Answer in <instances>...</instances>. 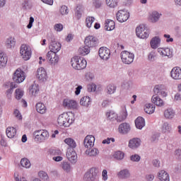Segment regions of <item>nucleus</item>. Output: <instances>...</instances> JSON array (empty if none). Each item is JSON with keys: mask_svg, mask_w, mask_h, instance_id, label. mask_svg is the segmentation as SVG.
Returning <instances> with one entry per match:
<instances>
[{"mask_svg": "<svg viewBox=\"0 0 181 181\" xmlns=\"http://www.w3.org/2000/svg\"><path fill=\"white\" fill-rule=\"evenodd\" d=\"M23 94H24L23 90L21 88H17L15 91V97L16 100H21V98L23 97Z\"/></svg>", "mask_w": 181, "mask_h": 181, "instance_id": "de8ad7c7", "label": "nucleus"}, {"mask_svg": "<svg viewBox=\"0 0 181 181\" xmlns=\"http://www.w3.org/2000/svg\"><path fill=\"white\" fill-rule=\"evenodd\" d=\"M38 175L40 176V177L44 180H47L49 179V175H47V173H46L44 171H40L38 173Z\"/></svg>", "mask_w": 181, "mask_h": 181, "instance_id": "864d4df0", "label": "nucleus"}, {"mask_svg": "<svg viewBox=\"0 0 181 181\" xmlns=\"http://www.w3.org/2000/svg\"><path fill=\"white\" fill-rule=\"evenodd\" d=\"M20 53L23 60H29L32 57V48L27 45H22L20 49Z\"/></svg>", "mask_w": 181, "mask_h": 181, "instance_id": "6e6552de", "label": "nucleus"}, {"mask_svg": "<svg viewBox=\"0 0 181 181\" xmlns=\"http://www.w3.org/2000/svg\"><path fill=\"white\" fill-rule=\"evenodd\" d=\"M174 99L175 100V101H180L181 100V95L180 93H177L175 95Z\"/></svg>", "mask_w": 181, "mask_h": 181, "instance_id": "774afa93", "label": "nucleus"}, {"mask_svg": "<svg viewBox=\"0 0 181 181\" xmlns=\"http://www.w3.org/2000/svg\"><path fill=\"white\" fill-rule=\"evenodd\" d=\"M74 122L73 113L64 112L57 118V123L59 127H70Z\"/></svg>", "mask_w": 181, "mask_h": 181, "instance_id": "f257e3e1", "label": "nucleus"}, {"mask_svg": "<svg viewBox=\"0 0 181 181\" xmlns=\"http://www.w3.org/2000/svg\"><path fill=\"white\" fill-rule=\"evenodd\" d=\"M62 168L64 172H66V173H69L70 170H71V165H70V163L68 162H62Z\"/></svg>", "mask_w": 181, "mask_h": 181, "instance_id": "a18cd8bd", "label": "nucleus"}, {"mask_svg": "<svg viewBox=\"0 0 181 181\" xmlns=\"http://www.w3.org/2000/svg\"><path fill=\"white\" fill-rule=\"evenodd\" d=\"M122 62L124 64H132L135 55L134 53L128 51H122L120 54Z\"/></svg>", "mask_w": 181, "mask_h": 181, "instance_id": "423d86ee", "label": "nucleus"}, {"mask_svg": "<svg viewBox=\"0 0 181 181\" xmlns=\"http://www.w3.org/2000/svg\"><path fill=\"white\" fill-rule=\"evenodd\" d=\"M99 57L102 60H108L111 56V50L105 47H101L98 51Z\"/></svg>", "mask_w": 181, "mask_h": 181, "instance_id": "f8f14e48", "label": "nucleus"}, {"mask_svg": "<svg viewBox=\"0 0 181 181\" xmlns=\"http://www.w3.org/2000/svg\"><path fill=\"white\" fill-rule=\"evenodd\" d=\"M158 179L160 181H170V177H169V174L166 171L162 170L158 173Z\"/></svg>", "mask_w": 181, "mask_h": 181, "instance_id": "bb28decb", "label": "nucleus"}, {"mask_svg": "<svg viewBox=\"0 0 181 181\" xmlns=\"http://www.w3.org/2000/svg\"><path fill=\"white\" fill-rule=\"evenodd\" d=\"M47 60H48V62L49 64H52L53 66H55V64H57L59 63V55H57V53L53 52L52 51H49L47 53Z\"/></svg>", "mask_w": 181, "mask_h": 181, "instance_id": "9b49d317", "label": "nucleus"}, {"mask_svg": "<svg viewBox=\"0 0 181 181\" xmlns=\"http://www.w3.org/2000/svg\"><path fill=\"white\" fill-rule=\"evenodd\" d=\"M106 117H107L108 119L110 121H115V119H117V122H122V121L127 119L128 113L127 112V108L124 107L119 116L114 112H110L106 113Z\"/></svg>", "mask_w": 181, "mask_h": 181, "instance_id": "7ed1b4c3", "label": "nucleus"}, {"mask_svg": "<svg viewBox=\"0 0 181 181\" xmlns=\"http://www.w3.org/2000/svg\"><path fill=\"white\" fill-rule=\"evenodd\" d=\"M117 91V86L114 84H109L107 87V93L108 94H114Z\"/></svg>", "mask_w": 181, "mask_h": 181, "instance_id": "09e8293b", "label": "nucleus"}, {"mask_svg": "<svg viewBox=\"0 0 181 181\" xmlns=\"http://www.w3.org/2000/svg\"><path fill=\"white\" fill-rule=\"evenodd\" d=\"M88 91H95L97 90V86L95 84L92 83L88 86Z\"/></svg>", "mask_w": 181, "mask_h": 181, "instance_id": "bf43d9fd", "label": "nucleus"}, {"mask_svg": "<svg viewBox=\"0 0 181 181\" xmlns=\"http://www.w3.org/2000/svg\"><path fill=\"white\" fill-rule=\"evenodd\" d=\"M106 4L109 8H116L118 6V0H106Z\"/></svg>", "mask_w": 181, "mask_h": 181, "instance_id": "49530a36", "label": "nucleus"}, {"mask_svg": "<svg viewBox=\"0 0 181 181\" xmlns=\"http://www.w3.org/2000/svg\"><path fill=\"white\" fill-rule=\"evenodd\" d=\"M161 131L163 134H169L172 131V127L169 123L165 122L162 126Z\"/></svg>", "mask_w": 181, "mask_h": 181, "instance_id": "a19ab883", "label": "nucleus"}, {"mask_svg": "<svg viewBox=\"0 0 181 181\" xmlns=\"http://www.w3.org/2000/svg\"><path fill=\"white\" fill-rule=\"evenodd\" d=\"M33 136L37 142H43L49 139V132L45 129L35 130L33 132Z\"/></svg>", "mask_w": 181, "mask_h": 181, "instance_id": "20e7f679", "label": "nucleus"}, {"mask_svg": "<svg viewBox=\"0 0 181 181\" xmlns=\"http://www.w3.org/2000/svg\"><path fill=\"white\" fill-rule=\"evenodd\" d=\"M98 170L95 168H90L88 171H87L84 176V181H95L98 180Z\"/></svg>", "mask_w": 181, "mask_h": 181, "instance_id": "39448f33", "label": "nucleus"}, {"mask_svg": "<svg viewBox=\"0 0 181 181\" xmlns=\"http://www.w3.org/2000/svg\"><path fill=\"white\" fill-rule=\"evenodd\" d=\"M6 134L8 138H14L16 135V129L15 127H8L6 130Z\"/></svg>", "mask_w": 181, "mask_h": 181, "instance_id": "473e14b6", "label": "nucleus"}, {"mask_svg": "<svg viewBox=\"0 0 181 181\" xmlns=\"http://www.w3.org/2000/svg\"><path fill=\"white\" fill-rule=\"evenodd\" d=\"M158 52L161 56H167L168 57L170 56V49L169 48H158Z\"/></svg>", "mask_w": 181, "mask_h": 181, "instance_id": "ea45409f", "label": "nucleus"}, {"mask_svg": "<svg viewBox=\"0 0 181 181\" xmlns=\"http://www.w3.org/2000/svg\"><path fill=\"white\" fill-rule=\"evenodd\" d=\"M151 102L157 107H163L165 102L158 95H153L151 98Z\"/></svg>", "mask_w": 181, "mask_h": 181, "instance_id": "aec40b11", "label": "nucleus"}, {"mask_svg": "<svg viewBox=\"0 0 181 181\" xmlns=\"http://www.w3.org/2000/svg\"><path fill=\"white\" fill-rule=\"evenodd\" d=\"M156 108V107L155 106V105L152 103H146L144 107V110L146 114L149 115L153 114V112H155Z\"/></svg>", "mask_w": 181, "mask_h": 181, "instance_id": "5701e85b", "label": "nucleus"}, {"mask_svg": "<svg viewBox=\"0 0 181 181\" xmlns=\"http://www.w3.org/2000/svg\"><path fill=\"white\" fill-rule=\"evenodd\" d=\"M103 180H107L108 179V172L107 170H103L102 173Z\"/></svg>", "mask_w": 181, "mask_h": 181, "instance_id": "052dcab7", "label": "nucleus"}, {"mask_svg": "<svg viewBox=\"0 0 181 181\" xmlns=\"http://www.w3.org/2000/svg\"><path fill=\"white\" fill-rule=\"evenodd\" d=\"M130 159L133 162H139L141 160V156L138 154H134L130 157Z\"/></svg>", "mask_w": 181, "mask_h": 181, "instance_id": "6e6d98bb", "label": "nucleus"}, {"mask_svg": "<svg viewBox=\"0 0 181 181\" xmlns=\"http://www.w3.org/2000/svg\"><path fill=\"white\" fill-rule=\"evenodd\" d=\"M131 176L129 170L127 169L122 170L117 173V177L119 179H127Z\"/></svg>", "mask_w": 181, "mask_h": 181, "instance_id": "7c9ffc66", "label": "nucleus"}, {"mask_svg": "<svg viewBox=\"0 0 181 181\" xmlns=\"http://www.w3.org/2000/svg\"><path fill=\"white\" fill-rule=\"evenodd\" d=\"M35 108L39 114H45L47 111L46 106L42 103H38L35 105Z\"/></svg>", "mask_w": 181, "mask_h": 181, "instance_id": "2f4dec72", "label": "nucleus"}, {"mask_svg": "<svg viewBox=\"0 0 181 181\" xmlns=\"http://www.w3.org/2000/svg\"><path fill=\"white\" fill-rule=\"evenodd\" d=\"M159 18H160V14L157 11H153L150 16V21L153 23H155V22H158V21H159Z\"/></svg>", "mask_w": 181, "mask_h": 181, "instance_id": "58836bf2", "label": "nucleus"}, {"mask_svg": "<svg viewBox=\"0 0 181 181\" xmlns=\"http://www.w3.org/2000/svg\"><path fill=\"white\" fill-rule=\"evenodd\" d=\"M85 153L87 155V156L94 157L97 156V155L100 153V151H98V148H93L86 150Z\"/></svg>", "mask_w": 181, "mask_h": 181, "instance_id": "f704fd0d", "label": "nucleus"}, {"mask_svg": "<svg viewBox=\"0 0 181 181\" xmlns=\"http://www.w3.org/2000/svg\"><path fill=\"white\" fill-rule=\"evenodd\" d=\"M135 125L138 129H142L145 127V119L142 117H139L135 119Z\"/></svg>", "mask_w": 181, "mask_h": 181, "instance_id": "c85d7f7f", "label": "nucleus"}, {"mask_svg": "<svg viewBox=\"0 0 181 181\" xmlns=\"http://www.w3.org/2000/svg\"><path fill=\"white\" fill-rule=\"evenodd\" d=\"M49 52H53L54 53H57L62 49V44L60 42L52 41L49 45Z\"/></svg>", "mask_w": 181, "mask_h": 181, "instance_id": "412c9836", "label": "nucleus"}, {"mask_svg": "<svg viewBox=\"0 0 181 181\" xmlns=\"http://www.w3.org/2000/svg\"><path fill=\"white\" fill-rule=\"evenodd\" d=\"M8 63V57L4 54V52L0 51V69L6 67Z\"/></svg>", "mask_w": 181, "mask_h": 181, "instance_id": "4be33fe9", "label": "nucleus"}, {"mask_svg": "<svg viewBox=\"0 0 181 181\" xmlns=\"http://www.w3.org/2000/svg\"><path fill=\"white\" fill-rule=\"evenodd\" d=\"M113 158L117 160H121L122 159H124V153L122 151H117L114 153Z\"/></svg>", "mask_w": 181, "mask_h": 181, "instance_id": "3c124183", "label": "nucleus"}, {"mask_svg": "<svg viewBox=\"0 0 181 181\" xmlns=\"http://www.w3.org/2000/svg\"><path fill=\"white\" fill-rule=\"evenodd\" d=\"M35 22V18L33 17H30L29 23L27 25L28 29H31L32 26H33V23Z\"/></svg>", "mask_w": 181, "mask_h": 181, "instance_id": "680f3d73", "label": "nucleus"}, {"mask_svg": "<svg viewBox=\"0 0 181 181\" xmlns=\"http://www.w3.org/2000/svg\"><path fill=\"white\" fill-rule=\"evenodd\" d=\"M21 165L23 166V168H25V169H29L30 166H32V164L30 163V161L28 158H22L21 160Z\"/></svg>", "mask_w": 181, "mask_h": 181, "instance_id": "79ce46f5", "label": "nucleus"}, {"mask_svg": "<svg viewBox=\"0 0 181 181\" xmlns=\"http://www.w3.org/2000/svg\"><path fill=\"white\" fill-rule=\"evenodd\" d=\"M136 35L140 39H148L149 37V31L146 30L145 25H140L136 28Z\"/></svg>", "mask_w": 181, "mask_h": 181, "instance_id": "1a4fd4ad", "label": "nucleus"}, {"mask_svg": "<svg viewBox=\"0 0 181 181\" xmlns=\"http://www.w3.org/2000/svg\"><path fill=\"white\" fill-rule=\"evenodd\" d=\"M105 28L107 30H114V29H115V22L110 19L106 20Z\"/></svg>", "mask_w": 181, "mask_h": 181, "instance_id": "c756f323", "label": "nucleus"}, {"mask_svg": "<svg viewBox=\"0 0 181 181\" xmlns=\"http://www.w3.org/2000/svg\"><path fill=\"white\" fill-rule=\"evenodd\" d=\"M90 49L89 48V47L87 45H85L83 47H81L78 49V53L79 54H81V56H87V54L90 53Z\"/></svg>", "mask_w": 181, "mask_h": 181, "instance_id": "4c0bfd02", "label": "nucleus"}, {"mask_svg": "<svg viewBox=\"0 0 181 181\" xmlns=\"http://www.w3.org/2000/svg\"><path fill=\"white\" fill-rule=\"evenodd\" d=\"M85 45L88 47H95L98 45V39L93 35H89L85 39Z\"/></svg>", "mask_w": 181, "mask_h": 181, "instance_id": "4468645a", "label": "nucleus"}, {"mask_svg": "<svg viewBox=\"0 0 181 181\" xmlns=\"http://www.w3.org/2000/svg\"><path fill=\"white\" fill-rule=\"evenodd\" d=\"M13 115L17 118V119H22V115H21V112H19V110H15Z\"/></svg>", "mask_w": 181, "mask_h": 181, "instance_id": "13d9d810", "label": "nucleus"}, {"mask_svg": "<svg viewBox=\"0 0 181 181\" xmlns=\"http://www.w3.org/2000/svg\"><path fill=\"white\" fill-rule=\"evenodd\" d=\"M164 117L167 119H172L175 117V110L173 109H167L164 111Z\"/></svg>", "mask_w": 181, "mask_h": 181, "instance_id": "72a5a7b5", "label": "nucleus"}, {"mask_svg": "<svg viewBox=\"0 0 181 181\" xmlns=\"http://www.w3.org/2000/svg\"><path fill=\"white\" fill-rule=\"evenodd\" d=\"M4 88H11V90H13V88H16L18 87V85L15 83V82H7L4 85Z\"/></svg>", "mask_w": 181, "mask_h": 181, "instance_id": "8fccbe9b", "label": "nucleus"}, {"mask_svg": "<svg viewBox=\"0 0 181 181\" xmlns=\"http://www.w3.org/2000/svg\"><path fill=\"white\" fill-rule=\"evenodd\" d=\"M94 21H95V18L92 16H88L86 18V25L87 28H90L91 26H93V23H94Z\"/></svg>", "mask_w": 181, "mask_h": 181, "instance_id": "c03bdc74", "label": "nucleus"}, {"mask_svg": "<svg viewBox=\"0 0 181 181\" xmlns=\"http://www.w3.org/2000/svg\"><path fill=\"white\" fill-rule=\"evenodd\" d=\"M26 78V74L21 69H17L13 74V80L15 83H23Z\"/></svg>", "mask_w": 181, "mask_h": 181, "instance_id": "9d476101", "label": "nucleus"}, {"mask_svg": "<svg viewBox=\"0 0 181 181\" xmlns=\"http://www.w3.org/2000/svg\"><path fill=\"white\" fill-rule=\"evenodd\" d=\"M116 18L118 22L122 23L129 19V13L125 10H119L116 14Z\"/></svg>", "mask_w": 181, "mask_h": 181, "instance_id": "ddd939ff", "label": "nucleus"}, {"mask_svg": "<svg viewBox=\"0 0 181 181\" xmlns=\"http://www.w3.org/2000/svg\"><path fill=\"white\" fill-rule=\"evenodd\" d=\"M160 45V38L159 37H154L150 42L151 49H158Z\"/></svg>", "mask_w": 181, "mask_h": 181, "instance_id": "a878e982", "label": "nucleus"}, {"mask_svg": "<svg viewBox=\"0 0 181 181\" xmlns=\"http://www.w3.org/2000/svg\"><path fill=\"white\" fill-rule=\"evenodd\" d=\"M112 142H115V139L114 138H107V139H105L103 141V144H107V145L110 144Z\"/></svg>", "mask_w": 181, "mask_h": 181, "instance_id": "e2e57ef3", "label": "nucleus"}, {"mask_svg": "<svg viewBox=\"0 0 181 181\" xmlns=\"http://www.w3.org/2000/svg\"><path fill=\"white\" fill-rule=\"evenodd\" d=\"M94 142H95V137L93 135H88L83 141V145L86 148H93Z\"/></svg>", "mask_w": 181, "mask_h": 181, "instance_id": "a211bd4d", "label": "nucleus"}, {"mask_svg": "<svg viewBox=\"0 0 181 181\" xmlns=\"http://www.w3.org/2000/svg\"><path fill=\"white\" fill-rule=\"evenodd\" d=\"M66 158L71 162V163H76L77 162V153L74 151V148H68L66 151Z\"/></svg>", "mask_w": 181, "mask_h": 181, "instance_id": "2eb2a0df", "label": "nucleus"}, {"mask_svg": "<svg viewBox=\"0 0 181 181\" xmlns=\"http://www.w3.org/2000/svg\"><path fill=\"white\" fill-rule=\"evenodd\" d=\"M170 76L174 80H181V69L179 66L174 67L170 71Z\"/></svg>", "mask_w": 181, "mask_h": 181, "instance_id": "6ab92c4d", "label": "nucleus"}, {"mask_svg": "<svg viewBox=\"0 0 181 181\" xmlns=\"http://www.w3.org/2000/svg\"><path fill=\"white\" fill-rule=\"evenodd\" d=\"M6 90H7L6 92V97L8 98V100H11L12 97V93H13V90L11 89V88H8Z\"/></svg>", "mask_w": 181, "mask_h": 181, "instance_id": "4d7b16f0", "label": "nucleus"}, {"mask_svg": "<svg viewBox=\"0 0 181 181\" xmlns=\"http://www.w3.org/2000/svg\"><path fill=\"white\" fill-rule=\"evenodd\" d=\"M37 78L40 81H46L47 80V72L43 67L38 68L37 70Z\"/></svg>", "mask_w": 181, "mask_h": 181, "instance_id": "dca6fc26", "label": "nucleus"}, {"mask_svg": "<svg viewBox=\"0 0 181 181\" xmlns=\"http://www.w3.org/2000/svg\"><path fill=\"white\" fill-rule=\"evenodd\" d=\"M141 145V139L138 138H134L129 141V148L135 149Z\"/></svg>", "mask_w": 181, "mask_h": 181, "instance_id": "b1692460", "label": "nucleus"}, {"mask_svg": "<svg viewBox=\"0 0 181 181\" xmlns=\"http://www.w3.org/2000/svg\"><path fill=\"white\" fill-rule=\"evenodd\" d=\"M39 91H40L39 85L36 83L33 84L30 88V93L34 97H36V95L39 94Z\"/></svg>", "mask_w": 181, "mask_h": 181, "instance_id": "c9c22d12", "label": "nucleus"}, {"mask_svg": "<svg viewBox=\"0 0 181 181\" xmlns=\"http://www.w3.org/2000/svg\"><path fill=\"white\" fill-rule=\"evenodd\" d=\"M54 30H56V32H62V30H63V24L62 23L55 24L54 26Z\"/></svg>", "mask_w": 181, "mask_h": 181, "instance_id": "5fc2aeb1", "label": "nucleus"}, {"mask_svg": "<svg viewBox=\"0 0 181 181\" xmlns=\"http://www.w3.org/2000/svg\"><path fill=\"white\" fill-rule=\"evenodd\" d=\"M64 142H65V144L69 146V149H75V148L77 146L76 141L71 138L65 139Z\"/></svg>", "mask_w": 181, "mask_h": 181, "instance_id": "cd10ccee", "label": "nucleus"}, {"mask_svg": "<svg viewBox=\"0 0 181 181\" xmlns=\"http://www.w3.org/2000/svg\"><path fill=\"white\" fill-rule=\"evenodd\" d=\"M62 106L66 110H77L78 103L75 100L66 98L63 100Z\"/></svg>", "mask_w": 181, "mask_h": 181, "instance_id": "0eeeda50", "label": "nucleus"}, {"mask_svg": "<svg viewBox=\"0 0 181 181\" xmlns=\"http://www.w3.org/2000/svg\"><path fill=\"white\" fill-rule=\"evenodd\" d=\"M156 56V55L155 54V52H150V54H148V60H153Z\"/></svg>", "mask_w": 181, "mask_h": 181, "instance_id": "338daca9", "label": "nucleus"}, {"mask_svg": "<svg viewBox=\"0 0 181 181\" xmlns=\"http://www.w3.org/2000/svg\"><path fill=\"white\" fill-rule=\"evenodd\" d=\"M81 105H83V107H88L90 104H91V98L88 96H83L80 100Z\"/></svg>", "mask_w": 181, "mask_h": 181, "instance_id": "e433bc0d", "label": "nucleus"}, {"mask_svg": "<svg viewBox=\"0 0 181 181\" xmlns=\"http://www.w3.org/2000/svg\"><path fill=\"white\" fill-rule=\"evenodd\" d=\"M153 91L155 94H158V95H162V97H166L168 95L166 87L163 85H156L154 87Z\"/></svg>", "mask_w": 181, "mask_h": 181, "instance_id": "f3484780", "label": "nucleus"}, {"mask_svg": "<svg viewBox=\"0 0 181 181\" xmlns=\"http://www.w3.org/2000/svg\"><path fill=\"white\" fill-rule=\"evenodd\" d=\"M16 43V41H15V38H12V37L7 39L6 42V45L8 49L13 47Z\"/></svg>", "mask_w": 181, "mask_h": 181, "instance_id": "37998d69", "label": "nucleus"}, {"mask_svg": "<svg viewBox=\"0 0 181 181\" xmlns=\"http://www.w3.org/2000/svg\"><path fill=\"white\" fill-rule=\"evenodd\" d=\"M164 37L166 39V42H173V38L170 37V35L169 34H165Z\"/></svg>", "mask_w": 181, "mask_h": 181, "instance_id": "0e129e2a", "label": "nucleus"}, {"mask_svg": "<svg viewBox=\"0 0 181 181\" xmlns=\"http://www.w3.org/2000/svg\"><path fill=\"white\" fill-rule=\"evenodd\" d=\"M61 15H67L69 13V8L66 6H61L59 9Z\"/></svg>", "mask_w": 181, "mask_h": 181, "instance_id": "603ef678", "label": "nucleus"}, {"mask_svg": "<svg viewBox=\"0 0 181 181\" xmlns=\"http://www.w3.org/2000/svg\"><path fill=\"white\" fill-rule=\"evenodd\" d=\"M118 129L120 134H128L131 131V127L127 123H123L119 126Z\"/></svg>", "mask_w": 181, "mask_h": 181, "instance_id": "393cba45", "label": "nucleus"}, {"mask_svg": "<svg viewBox=\"0 0 181 181\" xmlns=\"http://www.w3.org/2000/svg\"><path fill=\"white\" fill-rule=\"evenodd\" d=\"M71 64L75 70H83L87 67V61L79 56H74L71 59Z\"/></svg>", "mask_w": 181, "mask_h": 181, "instance_id": "f03ea898", "label": "nucleus"}, {"mask_svg": "<svg viewBox=\"0 0 181 181\" xmlns=\"http://www.w3.org/2000/svg\"><path fill=\"white\" fill-rule=\"evenodd\" d=\"M146 180L152 181L155 179V176L152 174L148 175L146 176Z\"/></svg>", "mask_w": 181, "mask_h": 181, "instance_id": "69168bd1", "label": "nucleus"}]
</instances>
